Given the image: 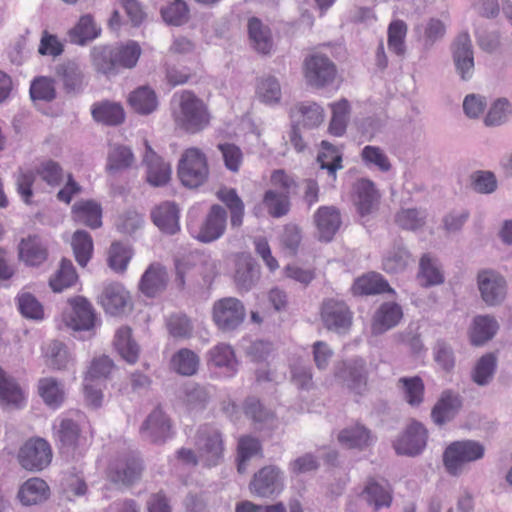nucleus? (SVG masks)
Returning <instances> with one entry per match:
<instances>
[{"label":"nucleus","instance_id":"20e7f679","mask_svg":"<svg viewBox=\"0 0 512 512\" xmlns=\"http://www.w3.org/2000/svg\"><path fill=\"white\" fill-rule=\"evenodd\" d=\"M303 75L308 85L323 88L335 80L337 69L329 57L313 53L303 62Z\"/></svg>","mask_w":512,"mask_h":512},{"label":"nucleus","instance_id":"9d476101","mask_svg":"<svg viewBox=\"0 0 512 512\" xmlns=\"http://www.w3.org/2000/svg\"><path fill=\"white\" fill-rule=\"evenodd\" d=\"M99 303L106 313L113 316L122 315L132 307L130 293L119 283L104 286L99 295Z\"/></svg>","mask_w":512,"mask_h":512},{"label":"nucleus","instance_id":"603ef678","mask_svg":"<svg viewBox=\"0 0 512 512\" xmlns=\"http://www.w3.org/2000/svg\"><path fill=\"white\" fill-rule=\"evenodd\" d=\"M256 455H262V445L257 438L251 436H242L237 445V470L244 473L247 468V462Z\"/></svg>","mask_w":512,"mask_h":512},{"label":"nucleus","instance_id":"6ab92c4d","mask_svg":"<svg viewBox=\"0 0 512 512\" xmlns=\"http://www.w3.org/2000/svg\"><path fill=\"white\" fill-rule=\"evenodd\" d=\"M453 58L461 78L463 80L470 78L474 69V58L471 39L467 32L457 36L453 44Z\"/></svg>","mask_w":512,"mask_h":512},{"label":"nucleus","instance_id":"8fccbe9b","mask_svg":"<svg viewBox=\"0 0 512 512\" xmlns=\"http://www.w3.org/2000/svg\"><path fill=\"white\" fill-rule=\"evenodd\" d=\"M262 203L273 218L283 217L290 210V196L275 189H268L264 193Z\"/></svg>","mask_w":512,"mask_h":512},{"label":"nucleus","instance_id":"c9c22d12","mask_svg":"<svg viewBox=\"0 0 512 512\" xmlns=\"http://www.w3.org/2000/svg\"><path fill=\"white\" fill-rule=\"evenodd\" d=\"M374 436L364 425L356 423L338 434V441L347 448L364 449L372 444Z\"/></svg>","mask_w":512,"mask_h":512},{"label":"nucleus","instance_id":"2eb2a0df","mask_svg":"<svg viewBox=\"0 0 512 512\" xmlns=\"http://www.w3.org/2000/svg\"><path fill=\"white\" fill-rule=\"evenodd\" d=\"M478 287L483 300L489 305L499 303L506 294L504 278L494 271H481L478 274Z\"/></svg>","mask_w":512,"mask_h":512},{"label":"nucleus","instance_id":"680f3d73","mask_svg":"<svg viewBox=\"0 0 512 512\" xmlns=\"http://www.w3.org/2000/svg\"><path fill=\"white\" fill-rule=\"evenodd\" d=\"M318 161L323 169H327L331 175H335L338 169L342 168V155L339 149L327 141L321 142V151Z\"/></svg>","mask_w":512,"mask_h":512},{"label":"nucleus","instance_id":"09e8293b","mask_svg":"<svg viewBox=\"0 0 512 512\" xmlns=\"http://www.w3.org/2000/svg\"><path fill=\"white\" fill-rule=\"evenodd\" d=\"M217 197L230 210V222L233 227H240L244 218V204L233 188H221Z\"/></svg>","mask_w":512,"mask_h":512},{"label":"nucleus","instance_id":"a211bd4d","mask_svg":"<svg viewBox=\"0 0 512 512\" xmlns=\"http://www.w3.org/2000/svg\"><path fill=\"white\" fill-rule=\"evenodd\" d=\"M170 419L160 409L156 408L147 417L140 431L152 443H162L172 437Z\"/></svg>","mask_w":512,"mask_h":512},{"label":"nucleus","instance_id":"c03bdc74","mask_svg":"<svg viewBox=\"0 0 512 512\" xmlns=\"http://www.w3.org/2000/svg\"><path fill=\"white\" fill-rule=\"evenodd\" d=\"M78 280V274L71 260L62 259L59 268L49 279V286L54 292H62L72 287Z\"/></svg>","mask_w":512,"mask_h":512},{"label":"nucleus","instance_id":"f3484780","mask_svg":"<svg viewBox=\"0 0 512 512\" xmlns=\"http://www.w3.org/2000/svg\"><path fill=\"white\" fill-rule=\"evenodd\" d=\"M145 148L143 162L147 167V182L156 187L166 185L171 178L170 165L153 151L148 141H145Z\"/></svg>","mask_w":512,"mask_h":512},{"label":"nucleus","instance_id":"13d9d810","mask_svg":"<svg viewBox=\"0 0 512 512\" xmlns=\"http://www.w3.org/2000/svg\"><path fill=\"white\" fill-rule=\"evenodd\" d=\"M90 56L97 71L110 74L117 70L114 49L108 46H95L92 48Z\"/></svg>","mask_w":512,"mask_h":512},{"label":"nucleus","instance_id":"864d4df0","mask_svg":"<svg viewBox=\"0 0 512 512\" xmlns=\"http://www.w3.org/2000/svg\"><path fill=\"white\" fill-rule=\"evenodd\" d=\"M405 401L410 406H419L424 400L425 386L419 376L402 377L398 380Z\"/></svg>","mask_w":512,"mask_h":512},{"label":"nucleus","instance_id":"39448f33","mask_svg":"<svg viewBox=\"0 0 512 512\" xmlns=\"http://www.w3.org/2000/svg\"><path fill=\"white\" fill-rule=\"evenodd\" d=\"M200 461L206 467L216 466L224 454V442L221 433L211 427L203 426L197 431L196 442Z\"/></svg>","mask_w":512,"mask_h":512},{"label":"nucleus","instance_id":"4c0bfd02","mask_svg":"<svg viewBox=\"0 0 512 512\" xmlns=\"http://www.w3.org/2000/svg\"><path fill=\"white\" fill-rule=\"evenodd\" d=\"M113 345L126 362L130 364L137 362L139 346L132 338V330L130 327L123 326L116 331Z\"/></svg>","mask_w":512,"mask_h":512},{"label":"nucleus","instance_id":"4d7b16f0","mask_svg":"<svg viewBox=\"0 0 512 512\" xmlns=\"http://www.w3.org/2000/svg\"><path fill=\"white\" fill-rule=\"evenodd\" d=\"M38 392L48 406L56 408L64 401V390L54 378L40 379L38 383Z\"/></svg>","mask_w":512,"mask_h":512},{"label":"nucleus","instance_id":"423d86ee","mask_svg":"<svg viewBox=\"0 0 512 512\" xmlns=\"http://www.w3.org/2000/svg\"><path fill=\"white\" fill-rule=\"evenodd\" d=\"M20 466L27 471H41L52 460L50 444L42 438H32L26 441L17 455Z\"/></svg>","mask_w":512,"mask_h":512},{"label":"nucleus","instance_id":"2f4dec72","mask_svg":"<svg viewBox=\"0 0 512 512\" xmlns=\"http://www.w3.org/2000/svg\"><path fill=\"white\" fill-rule=\"evenodd\" d=\"M352 292L354 295H375L382 293H394V290L381 274L369 272L358 277L354 281L352 285Z\"/></svg>","mask_w":512,"mask_h":512},{"label":"nucleus","instance_id":"f257e3e1","mask_svg":"<svg viewBox=\"0 0 512 512\" xmlns=\"http://www.w3.org/2000/svg\"><path fill=\"white\" fill-rule=\"evenodd\" d=\"M171 116L175 127L189 134L205 130L212 119L208 105L191 90H182L173 95Z\"/></svg>","mask_w":512,"mask_h":512},{"label":"nucleus","instance_id":"79ce46f5","mask_svg":"<svg viewBox=\"0 0 512 512\" xmlns=\"http://www.w3.org/2000/svg\"><path fill=\"white\" fill-rule=\"evenodd\" d=\"M292 117H300L304 127L315 128L324 121V109L315 102L298 103L291 109Z\"/></svg>","mask_w":512,"mask_h":512},{"label":"nucleus","instance_id":"0e129e2a","mask_svg":"<svg viewBox=\"0 0 512 512\" xmlns=\"http://www.w3.org/2000/svg\"><path fill=\"white\" fill-rule=\"evenodd\" d=\"M131 259L130 250L120 242H113L108 252V265L116 272H124Z\"/></svg>","mask_w":512,"mask_h":512},{"label":"nucleus","instance_id":"69168bd1","mask_svg":"<svg viewBox=\"0 0 512 512\" xmlns=\"http://www.w3.org/2000/svg\"><path fill=\"white\" fill-rule=\"evenodd\" d=\"M361 158L367 166H375L381 172H387L391 169L389 158L380 147L365 146L361 151Z\"/></svg>","mask_w":512,"mask_h":512},{"label":"nucleus","instance_id":"a18cd8bd","mask_svg":"<svg viewBox=\"0 0 512 512\" xmlns=\"http://www.w3.org/2000/svg\"><path fill=\"white\" fill-rule=\"evenodd\" d=\"M415 32L418 41L421 42L424 47L430 48L444 37L446 26L440 19L430 18L425 23L415 27Z\"/></svg>","mask_w":512,"mask_h":512},{"label":"nucleus","instance_id":"a19ab883","mask_svg":"<svg viewBox=\"0 0 512 512\" xmlns=\"http://www.w3.org/2000/svg\"><path fill=\"white\" fill-rule=\"evenodd\" d=\"M56 75L68 93L78 91L83 86L84 74L74 61H67L59 65Z\"/></svg>","mask_w":512,"mask_h":512},{"label":"nucleus","instance_id":"ea45409f","mask_svg":"<svg viewBox=\"0 0 512 512\" xmlns=\"http://www.w3.org/2000/svg\"><path fill=\"white\" fill-rule=\"evenodd\" d=\"M101 29L96 25L91 15H83L77 24L69 31V39L72 43L84 45L88 41L96 39Z\"/></svg>","mask_w":512,"mask_h":512},{"label":"nucleus","instance_id":"ddd939ff","mask_svg":"<svg viewBox=\"0 0 512 512\" xmlns=\"http://www.w3.org/2000/svg\"><path fill=\"white\" fill-rule=\"evenodd\" d=\"M71 312L65 316L67 326L74 330H90L94 326L95 315L90 302L77 296L68 300Z\"/></svg>","mask_w":512,"mask_h":512},{"label":"nucleus","instance_id":"e2e57ef3","mask_svg":"<svg viewBox=\"0 0 512 512\" xmlns=\"http://www.w3.org/2000/svg\"><path fill=\"white\" fill-rule=\"evenodd\" d=\"M18 309L22 316L33 320L44 318V309L37 298L28 292H22L17 296Z\"/></svg>","mask_w":512,"mask_h":512},{"label":"nucleus","instance_id":"4468645a","mask_svg":"<svg viewBox=\"0 0 512 512\" xmlns=\"http://www.w3.org/2000/svg\"><path fill=\"white\" fill-rule=\"evenodd\" d=\"M48 248L38 235H28L18 244V258L25 265L38 267L48 259Z\"/></svg>","mask_w":512,"mask_h":512},{"label":"nucleus","instance_id":"4be33fe9","mask_svg":"<svg viewBox=\"0 0 512 512\" xmlns=\"http://www.w3.org/2000/svg\"><path fill=\"white\" fill-rule=\"evenodd\" d=\"M62 449L75 452L79 448L88 447L87 438L82 435L79 425L72 419H62L56 431Z\"/></svg>","mask_w":512,"mask_h":512},{"label":"nucleus","instance_id":"cd10ccee","mask_svg":"<svg viewBox=\"0 0 512 512\" xmlns=\"http://www.w3.org/2000/svg\"><path fill=\"white\" fill-rule=\"evenodd\" d=\"M403 317L400 305L394 302L383 303L376 311L371 329L373 334H381L395 327Z\"/></svg>","mask_w":512,"mask_h":512},{"label":"nucleus","instance_id":"1a4fd4ad","mask_svg":"<svg viewBox=\"0 0 512 512\" xmlns=\"http://www.w3.org/2000/svg\"><path fill=\"white\" fill-rule=\"evenodd\" d=\"M143 469V463L139 457L125 455L109 464L106 475L108 480L115 484L130 486L140 479Z\"/></svg>","mask_w":512,"mask_h":512},{"label":"nucleus","instance_id":"0eeeda50","mask_svg":"<svg viewBox=\"0 0 512 512\" xmlns=\"http://www.w3.org/2000/svg\"><path fill=\"white\" fill-rule=\"evenodd\" d=\"M245 315L243 303L234 297L221 298L212 307V320L222 331L236 329L244 321Z\"/></svg>","mask_w":512,"mask_h":512},{"label":"nucleus","instance_id":"58836bf2","mask_svg":"<svg viewBox=\"0 0 512 512\" xmlns=\"http://www.w3.org/2000/svg\"><path fill=\"white\" fill-rule=\"evenodd\" d=\"M92 116L97 122L106 125H119L125 119V112L121 104L103 101L93 105Z\"/></svg>","mask_w":512,"mask_h":512},{"label":"nucleus","instance_id":"72a5a7b5","mask_svg":"<svg viewBox=\"0 0 512 512\" xmlns=\"http://www.w3.org/2000/svg\"><path fill=\"white\" fill-rule=\"evenodd\" d=\"M26 402L25 394L14 378L0 368V404L21 408Z\"/></svg>","mask_w":512,"mask_h":512},{"label":"nucleus","instance_id":"3c124183","mask_svg":"<svg viewBox=\"0 0 512 512\" xmlns=\"http://www.w3.org/2000/svg\"><path fill=\"white\" fill-rule=\"evenodd\" d=\"M134 161V155L129 147L114 145L108 152L106 170L109 173L119 172L130 168Z\"/></svg>","mask_w":512,"mask_h":512},{"label":"nucleus","instance_id":"49530a36","mask_svg":"<svg viewBox=\"0 0 512 512\" xmlns=\"http://www.w3.org/2000/svg\"><path fill=\"white\" fill-rule=\"evenodd\" d=\"M71 247L75 260L85 267L93 255L94 245L91 235L84 230H77L71 238Z\"/></svg>","mask_w":512,"mask_h":512},{"label":"nucleus","instance_id":"bb28decb","mask_svg":"<svg viewBox=\"0 0 512 512\" xmlns=\"http://www.w3.org/2000/svg\"><path fill=\"white\" fill-rule=\"evenodd\" d=\"M153 223L166 234L173 235L180 230L179 208L173 202H163L151 213Z\"/></svg>","mask_w":512,"mask_h":512},{"label":"nucleus","instance_id":"aec40b11","mask_svg":"<svg viewBox=\"0 0 512 512\" xmlns=\"http://www.w3.org/2000/svg\"><path fill=\"white\" fill-rule=\"evenodd\" d=\"M281 486L280 471L275 466H266L254 475L250 490L260 497L273 495Z\"/></svg>","mask_w":512,"mask_h":512},{"label":"nucleus","instance_id":"5701e85b","mask_svg":"<svg viewBox=\"0 0 512 512\" xmlns=\"http://www.w3.org/2000/svg\"><path fill=\"white\" fill-rule=\"evenodd\" d=\"M167 283L166 269L159 263H152L142 275L139 289L147 297H155L165 290Z\"/></svg>","mask_w":512,"mask_h":512},{"label":"nucleus","instance_id":"bf43d9fd","mask_svg":"<svg viewBox=\"0 0 512 512\" xmlns=\"http://www.w3.org/2000/svg\"><path fill=\"white\" fill-rule=\"evenodd\" d=\"M116 66L118 68H133L141 55V48L137 42L130 41L114 48Z\"/></svg>","mask_w":512,"mask_h":512},{"label":"nucleus","instance_id":"f03ea898","mask_svg":"<svg viewBox=\"0 0 512 512\" xmlns=\"http://www.w3.org/2000/svg\"><path fill=\"white\" fill-rule=\"evenodd\" d=\"M210 168L206 153L198 147L186 148L177 164L180 182L188 188H198L209 178Z\"/></svg>","mask_w":512,"mask_h":512},{"label":"nucleus","instance_id":"c85d7f7f","mask_svg":"<svg viewBox=\"0 0 512 512\" xmlns=\"http://www.w3.org/2000/svg\"><path fill=\"white\" fill-rule=\"evenodd\" d=\"M50 488L41 478L32 477L19 488L18 499L25 506L37 505L48 499Z\"/></svg>","mask_w":512,"mask_h":512},{"label":"nucleus","instance_id":"dca6fc26","mask_svg":"<svg viewBox=\"0 0 512 512\" xmlns=\"http://www.w3.org/2000/svg\"><path fill=\"white\" fill-rule=\"evenodd\" d=\"M226 220L227 213L225 209L220 205H213L195 237L204 243L217 240L225 231Z\"/></svg>","mask_w":512,"mask_h":512},{"label":"nucleus","instance_id":"f704fd0d","mask_svg":"<svg viewBox=\"0 0 512 512\" xmlns=\"http://www.w3.org/2000/svg\"><path fill=\"white\" fill-rule=\"evenodd\" d=\"M208 365L224 369L227 375H233L238 366L234 349L225 343H219L208 352Z\"/></svg>","mask_w":512,"mask_h":512},{"label":"nucleus","instance_id":"052dcab7","mask_svg":"<svg viewBox=\"0 0 512 512\" xmlns=\"http://www.w3.org/2000/svg\"><path fill=\"white\" fill-rule=\"evenodd\" d=\"M161 15L167 24L181 26L189 20V8L185 1L174 0L161 9Z\"/></svg>","mask_w":512,"mask_h":512},{"label":"nucleus","instance_id":"473e14b6","mask_svg":"<svg viewBox=\"0 0 512 512\" xmlns=\"http://www.w3.org/2000/svg\"><path fill=\"white\" fill-rule=\"evenodd\" d=\"M128 105L137 114L149 115L158 108V97L149 86H140L130 92Z\"/></svg>","mask_w":512,"mask_h":512},{"label":"nucleus","instance_id":"393cba45","mask_svg":"<svg viewBox=\"0 0 512 512\" xmlns=\"http://www.w3.org/2000/svg\"><path fill=\"white\" fill-rule=\"evenodd\" d=\"M234 281L239 291H248L257 282L260 271L250 255H238L235 262Z\"/></svg>","mask_w":512,"mask_h":512},{"label":"nucleus","instance_id":"5fc2aeb1","mask_svg":"<svg viewBox=\"0 0 512 512\" xmlns=\"http://www.w3.org/2000/svg\"><path fill=\"white\" fill-rule=\"evenodd\" d=\"M407 24L400 19L393 20L387 31V44L391 52L403 56L406 51L405 38L407 35Z\"/></svg>","mask_w":512,"mask_h":512},{"label":"nucleus","instance_id":"774afa93","mask_svg":"<svg viewBox=\"0 0 512 512\" xmlns=\"http://www.w3.org/2000/svg\"><path fill=\"white\" fill-rule=\"evenodd\" d=\"M256 93L260 100L267 104L278 103L281 98V88L274 77L261 79L257 85Z\"/></svg>","mask_w":512,"mask_h":512},{"label":"nucleus","instance_id":"37998d69","mask_svg":"<svg viewBox=\"0 0 512 512\" xmlns=\"http://www.w3.org/2000/svg\"><path fill=\"white\" fill-rule=\"evenodd\" d=\"M332 117L329 123L328 132L336 137L343 136L346 132L349 115L351 111L350 103L343 98L330 105Z\"/></svg>","mask_w":512,"mask_h":512},{"label":"nucleus","instance_id":"6e6552de","mask_svg":"<svg viewBox=\"0 0 512 512\" xmlns=\"http://www.w3.org/2000/svg\"><path fill=\"white\" fill-rule=\"evenodd\" d=\"M320 317L324 327L336 333H346L352 326L353 313L342 300L333 298L324 300Z\"/></svg>","mask_w":512,"mask_h":512},{"label":"nucleus","instance_id":"338daca9","mask_svg":"<svg viewBox=\"0 0 512 512\" xmlns=\"http://www.w3.org/2000/svg\"><path fill=\"white\" fill-rule=\"evenodd\" d=\"M418 279L423 286L437 285L443 282V275L432 263L428 255H423L420 260Z\"/></svg>","mask_w":512,"mask_h":512},{"label":"nucleus","instance_id":"f8f14e48","mask_svg":"<svg viewBox=\"0 0 512 512\" xmlns=\"http://www.w3.org/2000/svg\"><path fill=\"white\" fill-rule=\"evenodd\" d=\"M353 191V201L361 216L369 215L378 209L381 195L371 180L359 179L354 184Z\"/></svg>","mask_w":512,"mask_h":512},{"label":"nucleus","instance_id":"de8ad7c7","mask_svg":"<svg viewBox=\"0 0 512 512\" xmlns=\"http://www.w3.org/2000/svg\"><path fill=\"white\" fill-rule=\"evenodd\" d=\"M200 359L190 349L183 348L177 351L171 358L170 365L173 371L183 376L196 374L199 368Z\"/></svg>","mask_w":512,"mask_h":512},{"label":"nucleus","instance_id":"6e6d98bb","mask_svg":"<svg viewBox=\"0 0 512 512\" xmlns=\"http://www.w3.org/2000/svg\"><path fill=\"white\" fill-rule=\"evenodd\" d=\"M497 323L488 316H478L474 320L470 332V339L473 345L479 346L490 340L497 330Z\"/></svg>","mask_w":512,"mask_h":512},{"label":"nucleus","instance_id":"b1692460","mask_svg":"<svg viewBox=\"0 0 512 512\" xmlns=\"http://www.w3.org/2000/svg\"><path fill=\"white\" fill-rule=\"evenodd\" d=\"M319 237L323 241H330L341 225V215L337 208L321 206L314 214Z\"/></svg>","mask_w":512,"mask_h":512},{"label":"nucleus","instance_id":"a878e982","mask_svg":"<svg viewBox=\"0 0 512 512\" xmlns=\"http://www.w3.org/2000/svg\"><path fill=\"white\" fill-rule=\"evenodd\" d=\"M248 38L252 48L260 54L267 55L273 50L274 43L271 30L257 17H251L247 23Z\"/></svg>","mask_w":512,"mask_h":512},{"label":"nucleus","instance_id":"412c9836","mask_svg":"<svg viewBox=\"0 0 512 512\" xmlns=\"http://www.w3.org/2000/svg\"><path fill=\"white\" fill-rule=\"evenodd\" d=\"M74 222L97 229L102 225V207L94 200H79L71 209Z\"/></svg>","mask_w":512,"mask_h":512},{"label":"nucleus","instance_id":"7ed1b4c3","mask_svg":"<svg viewBox=\"0 0 512 512\" xmlns=\"http://www.w3.org/2000/svg\"><path fill=\"white\" fill-rule=\"evenodd\" d=\"M484 447L475 441H455L443 453V463L447 472L453 476L460 474L466 463L481 459Z\"/></svg>","mask_w":512,"mask_h":512},{"label":"nucleus","instance_id":"7c9ffc66","mask_svg":"<svg viewBox=\"0 0 512 512\" xmlns=\"http://www.w3.org/2000/svg\"><path fill=\"white\" fill-rule=\"evenodd\" d=\"M340 375L355 394L362 395L367 390V371L362 359L343 363Z\"/></svg>","mask_w":512,"mask_h":512},{"label":"nucleus","instance_id":"e433bc0d","mask_svg":"<svg viewBox=\"0 0 512 512\" xmlns=\"http://www.w3.org/2000/svg\"><path fill=\"white\" fill-rule=\"evenodd\" d=\"M362 494L375 511L390 507L393 499L392 489L389 484H380L373 478L367 481Z\"/></svg>","mask_w":512,"mask_h":512},{"label":"nucleus","instance_id":"c756f323","mask_svg":"<svg viewBox=\"0 0 512 512\" xmlns=\"http://www.w3.org/2000/svg\"><path fill=\"white\" fill-rule=\"evenodd\" d=\"M461 406L462 402L459 395L446 390L442 392L439 400L434 405L431 417L436 424L442 425L454 418Z\"/></svg>","mask_w":512,"mask_h":512},{"label":"nucleus","instance_id":"9b49d317","mask_svg":"<svg viewBox=\"0 0 512 512\" xmlns=\"http://www.w3.org/2000/svg\"><path fill=\"white\" fill-rule=\"evenodd\" d=\"M427 430L419 422H412L394 442L397 454L415 456L420 454L426 446Z\"/></svg>","mask_w":512,"mask_h":512}]
</instances>
